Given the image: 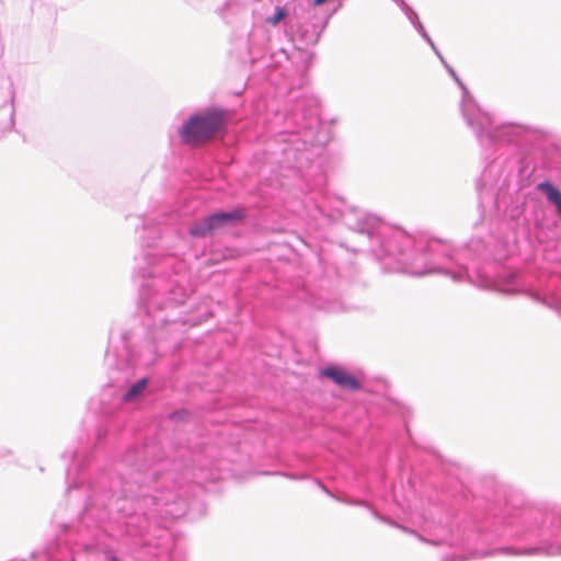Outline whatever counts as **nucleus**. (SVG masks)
Listing matches in <instances>:
<instances>
[{
    "instance_id": "obj_4",
    "label": "nucleus",
    "mask_w": 561,
    "mask_h": 561,
    "mask_svg": "<svg viewBox=\"0 0 561 561\" xmlns=\"http://www.w3.org/2000/svg\"><path fill=\"white\" fill-rule=\"evenodd\" d=\"M537 187L546 193L547 199L557 207L558 213L561 215V192L548 182H542Z\"/></svg>"
},
{
    "instance_id": "obj_5",
    "label": "nucleus",
    "mask_w": 561,
    "mask_h": 561,
    "mask_svg": "<svg viewBox=\"0 0 561 561\" xmlns=\"http://www.w3.org/2000/svg\"><path fill=\"white\" fill-rule=\"evenodd\" d=\"M147 386V380L141 379L137 381L135 385L131 386V388L128 390V392L125 394V400L130 401L134 398H136L139 393H141Z\"/></svg>"
},
{
    "instance_id": "obj_1",
    "label": "nucleus",
    "mask_w": 561,
    "mask_h": 561,
    "mask_svg": "<svg viewBox=\"0 0 561 561\" xmlns=\"http://www.w3.org/2000/svg\"><path fill=\"white\" fill-rule=\"evenodd\" d=\"M226 123L225 113L209 110L192 116L181 128L183 141L191 146H199L211 139Z\"/></svg>"
},
{
    "instance_id": "obj_6",
    "label": "nucleus",
    "mask_w": 561,
    "mask_h": 561,
    "mask_svg": "<svg viewBox=\"0 0 561 561\" xmlns=\"http://www.w3.org/2000/svg\"><path fill=\"white\" fill-rule=\"evenodd\" d=\"M286 16V12L284 9L279 8L277 9L276 13L268 18L266 21L267 23L272 24V25H276L278 24Z\"/></svg>"
},
{
    "instance_id": "obj_3",
    "label": "nucleus",
    "mask_w": 561,
    "mask_h": 561,
    "mask_svg": "<svg viewBox=\"0 0 561 561\" xmlns=\"http://www.w3.org/2000/svg\"><path fill=\"white\" fill-rule=\"evenodd\" d=\"M319 374L321 377L330 379L336 386L343 389L352 391H357L360 389V382L355 378V376H353L351 373H348L345 368L341 366H328L325 368L320 369Z\"/></svg>"
},
{
    "instance_id": "obj_7",
    "label": "nucleus",
    "mask_w": 561,
    "mask_h": 561,
    "mask_svg": "<svg viewBox=\"0 0 561 561\" xmlns=\"http://www.w3.org/2000/svg\"><path fill=\"white\" fill-rule=\"evenodd\" d=\"M328 0H313V5L314 7H318V5H321L322 3L327 2Z\"/></svg>"
},
{
    "instance_id": "obj_2",
    "label": "nucleus",
    "mask_w": 561,
    "mask_h": 561,
    "mask_svg": "<svg viewBox=\"0 0 561 561\" xmlns=\"http://www.w3.org/2000/svg\"><path fill=\"white\" fill-rule=\"evenodd\" d=\"M242 218L243 213L240 209L227 213H216L193 224L190 228V234L197 238H204L226 226L240 221Z\"/></svg>"
}]
</instances>
